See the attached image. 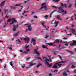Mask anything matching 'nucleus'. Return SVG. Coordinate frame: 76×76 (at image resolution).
Wrapping results in <instances>:
<instances>
[{"mask_svg":"<svg viewBox=\"0 0 76 76\" xmlns=\"http://www.w3.org/2000/svg\"><path fill=\"white\" fill-rule=\"evenodd\" d=\"M48 57H49V60L48 59H47V58L45 57H43V58L44 61H45V64H47L48 66V67H51V66H52V65H51L49 64V63L48 62H49V61H51V59H52V58H51V56H48Z\"/></svg>","mask_w":76,"mask_h":76,"instance_id":"nucleus-1","label":"nucleus"},{"mask_svg":"<svg viewBox=\"0 0 76 76\" xmlns=\"http://www.w3.org/2000/svg\"><path fill=\"white\" fill-rule=\"evenodd\" d=\"M65 61H61L60 62L58 63H56V64L54 65L53 66V68L54 69H57V67H58V66H59V67H61V66L62 65V64H61L60 63H65Z\"/></svg>","mask_w":76,"mask_h":76,"instance_id":"nucleus-2","label":"nucleus"},{"mask_svg":"<svg viewBox=\"0 0 76 76\" xmlns=\"http://www.w3.org/2000/svg\"><path fill=\"white\" fill-rule=\"evenodd\" d=\"M11 20L13 21L12 22V23H10V25H12V24H13L14 23V22H16L17 21L15 19V18H13L12 19V20L10 19H9L7 21V22H9L11 21Z\"/></svg>","mask_w":76,"mask_h":76,"instance_id":"nucleus-3","label":"nucleus"},{"mask_svg":"<svg viewBox=\"0 0 76 76\" xmlns=\"http://www.w3.org/2000/svg\"><path fill=\"white\" fill-rule=\"evenodd\" d=\"M45 4H46V3H44L43 4H42V7L40 9H39V10H41L42 9H45V10H47V6L45 5Z\"/></svg>","mask_w":76,"mask_h":76,"instance_id":"nucleus-4","label":"nucleus"},{"mask_svg":"<svg viewBox=\"0 0 76 76\" xmlns=\"http://www.w3.org/2000/svg\"><path fill=\"white\" fill-rule=\"evenodd\" d=\"M24 25H27V27H28V31H31V29H32V27H31V25L30 24H26Z\"/></svg>","mask_w":76,"mask_h":76,"instance_id":"nucleus-5","label":"nucleus"},{"mask_svg":"<svg viewBox=\"0 0 76 76\" xmlns=\"http://www.w3.org/2000/svg\"><path fill=\"white\" fill-rule=\"evenodd\" d=\"M58 12L59 13H62V12H64V11L62 9V8L61 7H59L58 8Z\"/></svg>","mask_w":76,"mask_h":76,"instance_id":"nucleus-6","label":"nucleus"},{"mask_svg":"<svg viewBox=\"0 0 76 76\" xmlns=\"http://www.w3.org/2000/svg\"><path fill=\"white\" fill-rule=\"evenodd\" d=\"M73 43L70 44V45L71 46H73V45H76V41L73 40Z\"/></svg>","mask_w":76,"mask_h":76,"instance_id":"nucleus-7","label":"nucleus"},{"mask_svg":"<svg viewBox=\"0 0 76 76\" xmlns=\"http://www.w3.org/2000/svg\"><path fill=\"white\" fill-rule=\"evenodd\" d=\"M14 28L13 29V31H16V28H17L18 27V25H16V26H15V25H14L13 26Z\"/></svg>","mask_w":76,"mask_h":76,"instance_id":"nucleus-8","label":"nucleus"},{"mask_svg":"<svg viewBox=\"0 0 76 76\" xmlns=\"http://www.w3.org/2000/svg\"><path fill=\"white\" fill-rule=\"evenodd\" d=\"M24 40H25L26 42L27 43H28L29 42V38L28 37L27 38V39L26 38H25L24 39Z\"/></svg>","mask_w":76,"mask_h":76,"instance_id":"nucleus-9","label":"nucleus"},{"mask_svg":"<svg viewBox=\"0 0 76 76\" xmlns=\"http://www.w3.org/2000/svg\"><path fill=\"white\" fill-rule=\"evenodd\" d=\"M37 49H36L34 50V53L37 54L38 56H39L40 55V54L38 52H37Z\"/></svg>","mask_w":76,"mask_h":76,"instance_id":"nucleus-10","label":"nucleus"},{"mask_svg":"<svg viewBox=\"0 0 76 76\" xmlns=\"http://www.w3.org/2000/svg\"><path fill=\"white\" fill-rule=\"evenodd\" d=\"M4 3H5V1H3L0 4V5L1 7H2V6L4 4Z\"/></svg>","mask_w":76,"mask_h":76,"instance_id":"nucleus-11","label":"nucleus"},{"mask_svg":"<svg viewBox=\"0 0 76 76\" xmlns=\"http://www.w3.org/2000/svg\"><path fill=\"white\" fill-rule=\"evenodd\" d=\"M32 42H33V44L34 45H35V44H36V42L35 40V39H32Z\"/></svg>","mask_w":76,"mask_h":76,"instance_id":"nucleus-12","label":"nucleus"},{"mask_svg":"<svg viewBox=\"0 0 76 76\" xmlns=\"http://www.w3.org/2000/svg\"><path fill=\"white\" fill-rule=\"evenodd\" d=\"M71 31L73 34H75V29L73 28H72L70 30Z\"/></svg>","mask_w":76,"mask_h":76,"instance_id":"nucleus-13","label":"nucleus"},{"mask_svg":"<svg viewBox=\"0 0 76 76\" xmlns=\"http://www.w3.org/2000/svg\"><path fill=\"white\" fill-rule=\"evenodd\" d=\"M61 6H62V7H64L65 8L67 7V5H66V4H63L61 3Z\"/></svg>","mask_w":76,"mask_h":76,"instance_id":"nucleus-14","label":"nucleus"},{"mask_svg":"<svg viewBox=\"0 0 76 76\" xmlns=\"http://www.w3.org/2000/svg\"><path fill=\"white\" fill-rule=\"evenodd\" d=\"M56 18L57 19H58L59 20H61V18L60 17V16L58 15L57 16Z\"/></svg>","mask_w":76,"mask_h":76,"instance_id":"nucleus-15","label":"nucleus"},{"mask_svg":"<svg viewBox=\"0 0 76 76\" xmlns=\"http://www.w3.org/2000/svg\"><path fill=\"white\" fill-rule=\"evenodd\" d=\"M69 42H63V43H66V44H65V45H66V46H68V44H69Z\"/></svg>","mask_w":76,"mask_h":76,"instance_id":"nucleus-16","label":"nucleus"},{"mask_svg":"<svg viewBox=\"0 0 76 76\" xmlns=\"http://www.w3.org/2000/svg\"><path fill=\"white\" fill-rule=\"evenodd\" d=\"M67 51L68 52V53H71V54H73V53H74L73 52L69 50H67Z\"/></svg>","mask_w":76,"mask_h":76,"instance_id":"nucleus-17","label":"nucleus"},{"mask_svg":"<svg viewBox=\"0 0 76 76\" xmlns=\"http://www.w3.org/2000/svg\"><path fill=\"white\" fill-rule=\"evenodd\" d=\"M57 42H59V40H56L53 42V44H55V43H57Z\"/></svg>","mask_w":76,"mask_h":76,"instance_id":"nucleus-18","label":"nucleus"},{"mask_svg":"<svg viewBox=\"0 0 76 76\" xmlns=\"http://www.w3.org/2000/svg\"><path fill=\"white\" fill-rule=\"evenodd\" d=\"M68 7H72V5L70 3H69V2H68Z\"/></svg>","mask_w":76,"mask_h":76,"instance_id":"nucleus-19","label":"nucleus"},{"mask_svg":"<svg viewBox=\"0 0 76 76\" xmlns=\"http://www.w3.org/2000/svg\"><path fill=\"white\" fill-rule=\"evenodd\" d=\"M52 52H53L54 54L55 55H56L57 54V53H58V52H57L56 51H52Z\"/></svg>","mask_w":76,"mask_h":76,"instance_id":"nucleus-20","label":"nucleus"},{"mask_svg":"<svg viewBox=\"0 0 76 76\" xmlns=\"http://www.w3.org/2000/svg\"><path fill=\"white\" fill-rule=\"evenodd\" d=\"M55 23L56 24V25H55V26L56 27L57 26V25H58V21H55Z\"/></svg>","mask_w":76,"mask_h":76,"instance_id":"nucleus-21","label":"nucleus"},{"mask_svg":"<svg viewBox=\"0 0 76 76\" xmlns=\"http://www.w3.org/2000/svg\"><path fill=\"white\" fill-rule=\"evenodd\" d=\"M8 48H9V49H10V50H12V46L11 45L10 46V47H8Z\"/></svg>","mask_w":76,"mask_h":76,"instance_id":"nucleus-22","label":"nucleus"},{"mask_svg":"<svg viewBox=\"0 0 76 76\" xmlns=\"http://www.w3.org/2000/svg\"><path fill=\"white\" fill-rule=\"evenodd\" d=\"M34 64H33L31 62L29 64V65L30 66H33V65H34Z\"/></svg>","mask_w":76,"mask_h":76,"instance_id":"nucleus-23","label":"nucleus"},{"mask_svg":"<svg viewBox=\"0 0 76 76\" xmlns=\"http://www.w3.org/2000/svg\"><path fill=\"white\" fill-rule=\"evenodd\" d=\"M19 32H18L17 33H16V34H15L14 35V36L15 37H16V36H18V34H19Z\"/></svg>","mask_w":76,"mask_h":76,"instance_id":"nucleus-24","label":"nucleus"},{"mask_svg":"<svg viewBox=\"0 0 76 76\" xmlns=\"http://www.w3.org/2000/svg\"><path fill=\"white\" fill-rule=\"evenodd\" d=\"M63 76H67V74H66V72H64L63 73Z\"/></svg>","mask_w":76,"mask_h":76,"instance_id":"nucleus-25","label":"nucleus"},{"mask_svg":"<svg viewBox=\"0 0 76 76\" xmlns=\"http://www.w3.org/2000/svg\"><path fill=\"white\" fill-rule=\"evenodd\" d=\"M42 48H47L48 49V48L46 47V46H45V45H42Z\"/></svg>","mask_w":76,"mask_h":76,"instance_id":"nucleus-26","label":"nucleus"},{"mask_svg":"<svg viewBox=\"0 0 76 76\" xmlns=\"http://www.w3.org/2000/svg\"><path fill=\"white\" fill-rule=\"evenodd\" d=\"M25 48H28V47H29V45L27 46V44L25 46Z\"/></svg>","mask_w":76,"mask_h":76,"instance_id":"nucleus-27","label":"nucleus"},{"mask_svg":"<svg viewBox=\"0 0 76 76\" xmlns=\"http://www.w3.org/2000/svg\"><path fill=\"white\" fill-rule=\"evenodd\" d=\"M40 66H41V64H39L37 66V67L38 68Z\"/></svg>","mask_w":76,"mask_h":76,"instance_id":"nucleus-28","label":"nucleus"},{"mask_svg":"<svg viewBox=\"0 0 76 76\" xmlns=\"http://www.w3.org/2000/svg\"><path fill=\"white\" fill-rule=\"evenodd\" d=\"M12 63H13V61H11L10 62V65L11 66H13V64H12Z\"/></svg>","mask_w":76,"mask_h":76,"instance_id":"nucleus-29","label":"nucleus"},{"mask_svg":"<svg viewBox=\"0 0 76 76\" xmlns=\"http://www.w3.org/2000/svg\"><path fill=\"white\" fill-rule=\"evenodd\" d=\"M21 5V4H16L15 5V6H20Z\"/></svg>","mask_w":76,"mask_h":76,"instance_id":"nucleus-30","label":"nucleus"},{"mask_svg":"<svg viewBox=\"0 0 76 76\" xmlns=\"http://www.w3.org/2000/svg\"><path fill=\"white\" fill-rule=\"evenodd\" d=\"M44 23H42V25L43 26L45 27V28H46V26H45V25H44Z\"/></svg>","mask_w":76,"mask_h":76,"instance_id":"nucleus-31","label":"nucleus"},{"mask_svg":"<svg viewBox=\"0 0 76 76\" xmlns=\"http://www.w3.org/2000/svg\"><path fill=\"white\" fill-rule=\"evenodd\" d=\"M48 44L49 45L51 46V45H53V44L52 43H48Z\"/></svg>","mask_w":76,"mask_h":76,"instance_id":"nucleus-32","label":"nucleus"},{"mask_svg":"<svg viewBox=\"0 0 76 76\" xmlns=\"http://www.w3.org/2000/svg\"><path fill=\"white\" fill-rule=\"evenodd\" d=\"M11 7L12 9H16V7Z\"/></svg>","mask_w":76,"mask_h":76,"instance_id":"nucleus-33","label":"nucleus"},{"mask_svg":"<svg viewBox=\"0 0 76 76\" xmlns=\"http://www.w3.org/2000/svg\"><path fill=\"white\" fill-rule=\"evenodd\" d=\"M4 12H5V13H6V12H8V10H6L5 8V9H4Z\"/></svg>","mask_w":76,"mask_h":76,"instance_id":"nucleus-34","label":"nucleus"},{"mask_svg":"<svg viewBox=\"0 0 76 76\" xmlns=\"http://www.w3.org/2000/svg\"><path fill=\"white\" fill-rule=\"evenodd\" d=\"M21 10H18V12H21V10H22V9L23 7L22 6H21Z\"/></svg>","mask_w":76,"mask_h":76,"instance_id":"nucleus-35","label":"nucleus"},{"mask_svg":"<svg viewBox=\"0 0 76 76\" xmlns=\"http://www.w3.org/2000/svg\"><path fill=\"white\" fill-rule=\"evenodd\" d=\"M23 53H24L25 54H28V52L27 51H24L23 52Z\"/></svg>","mask_w":76,"mask_h":76,"instance_id":"nucleus-36","label":"nucleus"},{"mask_svg":"<svg viewBox=\"0 0 76 76\" xmlns=\"http://www.w3.org/2000/svg\"><path fill=\"white\" fill-rule=\"evenodd\" d=\"M72 68H75V66L74 65H72L71 66Z\"/></svg>","mask_w":76,"mask_h":76,"instance_id":"nucleus-37","label":"nucleus"},{"mask_svg":"<svg viewBox=\"0 0 76 76\" xmlns=\"http://www.w3.org/2000/svg\"><path fill=\"white\" fill-rule=\"evenodd\" d=\"M54 12L53 11V12H52L50 14V18H51V15H52V14H53V13H54Z\"/></svg>","mask_w":76,"mask_h":76,"instance_id":"nucleus-38","label":"nucleus"},{"mask_svg":"<svg viewBox=\"0 0 76 76\" xmlns=\"http://www.w3.org/2000/svg\"><path fill=\"white\" fill-rule=\"evenodd\" d=\"M37 58H38V59H40V60H41V57H37Z\"/></svg>","mask_w":76,"mask_h":76,"instance_id":"nucleus-39","label":"nucleus"},{"mask_svg":"<svg viewBox=\"0 0 76 76\" xmlns=\"http://www.w3.org/2000/svg\"><path fill=\"white\" fill-rule=\"evenodd\" d=\"M17 41H18V42H19V43H20L21 42L20 39L17 40Z\"/></svg>","mask_w":76,"mask_h":76,"instance_id":"nucleus-40","label":"nucleus"},{"mask_svg":"<svg viewBox=\"0 0 76 76\" xmlns=\"http://www.w3.org/2000/svg\"><path fill=\"white\" fill-rule=\"evenodd\" d=\"M44 18H45L46 19H47V18H48V15H46L45 16V17H44Z\"/></svg>","mask_w":76,"mask_h":76,"instance_id":"nucleus-41","label":"nucleus"},{"mask_svg":"<svg viewBox=\"0 0 76 76\" xmlns=\"http://www.w3.org/2000/svg\"><path fill=\"white\" fill-rule=\"evenodd\" d=\"M21 66L22 68H24L25 67V65H23L22 66Z\"/></svg>","mask_w":76,"mask_h":76,"instance_id":"nucleus-42","label":"nucleus"},{"mask_svg":"<svg viewBox=\"0 0 76 76\" xmlns=\"http://www.w3.org/2000/svg\"><path fill=\"white\" fill-rule=\"evenodd\" d=\"M53 7H54L55 9H57V7L55 6H52Z\"/></svg>","mask_w":76,"mask_h":76,"instance_id":"nucleus-43","label":"nucleus"},{"mask_svg":"<svg viewBox=\"0 0 76 76\" xmlns=\"http://www.w3.org/2000/svg\"><path fill=\"white\" fill-rule=\"evenodd\" d=\"M53 1H55V2H58V0H53Z\"/></svg>","mask_w":76,"mask_h":76,"instance_id":"nucleus-44","label":"nucleus"},{"mask_svg":"<svg viewBox=\"0 0 76 76\" xmlns=\"http://www.w3.org/2000/svg\"><path fill=\"white\" fill-rule=\"evenodd\" d=\"M34 18H38V17H37V16L35 15V16H34Z\"/></svg>","mask_w":76,"mask_h":76,"instance_id":"nucleus-45","label":"nucleus"},{"mask_svg":"<svg viewBox=\"0 0 76 76\" xmlns=\"http://www.w3.org/2000/svg\"><path fill=\"white\" fill-rule=\"evenodd\" d=\"M67 38L66 37H64L62 39H67Z\"/></svg>","mask_w":76,"mask_h":76,"instance_id":"nucleus-46","label":"nucleus"},{"mask_svg":"<svg viewBox=\"0 0 76 76\" xmlns=\"http://www.w3.org/2000/svg\"><path fill=\"white\" fill-rule=\"evenodd\" d=\"M31 58L30 57H28V58H26V60H29V58Z\"/></svg>","mask_w":76,"mask_h":76,"instance_id":"nucleus-47","label":"nucleus"},{"mask_svg":"<svg viewBox=\"0 0 76 76\" xmlns=\"http://www.w3.org/2000/svg\"><path fill=\"white\" fill-rule=\"evenodd\" d=\"M26 51H27V52H28V51H29V49H27L26 50Z\"/></svg>","mask_w":76,"mask_h":76,"instance_id":"nucleus-48","label":"nucleus"},{"mask_svg":"<svg viewBox=\"0 0 76 76\" xmlns=\"http://www.w3.org/2000/svg\"><path fill=\"white\" fill-rule=\"evenodd\" d=\"M73 20V17L72 16L71 17V20Z\"/></svg>","mask_w":76,"mask_h":76,"instance_id":"nucleus-49","label":"nucleus"},{"mask_svg":"<svg viewBox=\"0 0 76 76\" xmlns=\"http://www.w3.org/2000/svg\"><path fill=\"white\" fill-rule=\"evenodd\" d=\"M32 14L31 15H33V14H34V13H35V12L33 11L32 12H31Z\"/></svg>","mask_w":76,"mask_h":76,"instance_id":"nucleus-50","label":"nucleus"},{"mask_svg":"<svg viewBox=\"0 0 76 76\" xmlns=\"http://www.w3.org/2000/svg\"><path fill=\"white\" fill-rule=\"evenodd\" d=\"M48 37V36L46 35V37H45V38H47Z\"/></svg>","mask_w":76,"mask_h":76,"instance_id":"nucleus-51","label":"nucleus"},{"mask_svg":"<svg viewBox=\"0 0 76 76\" xmlns=\"http://www.w3.org/2000/svg\"><path fill=\"white\" fill-rule=\"evenodd\" d=\"M28 1H24V3H26Z\"/></svg>","mask_w":76,"mask_h":76,"instance_id":"nucleus-52","label":"nucleus"},{"mask_svg":"<svg viewBox=\"0 0 76 76\" xmlns=\"http://www.w3.org/2000/svg\"><path fill=\"white\" fill-rule=\"evenodd\" d=\"M6 66H7V65H6V64H5V66H4V68H5V67H6Z\"/></svg>","mask_w":76,"mask_h":76,"instance_id":"nucleus-53","label":"nucleus"},{"mask_svg":"<svg viewBox=\"0 0 76 76\" xmlns=\"http://www.w3.org/2000/svg\"><path fill=\"white\" fill-rule=\"evenodd\" d=\"M58 56H59L60 58H61V56H60L59 55H58Z\"/></svg>","mask_w":76,"mask_h":76,"instance_id":"nucleus-54","label":"nucleus"},{"mask_svg":"<svg viewBox=\"0 0 76 76\" xmlns=\"http://www.w3.org/2000/svg\"><path fill=\"white\" fill-rule=\"evenodd\" d=\"M74 73H76V69L74 71Z\"/></svg>","mask_w":76,"mask_h":76,"instance_id":"nucleus-55","label":"nucleus"},{"mask_svg":"<svg viewBox=\"0 0 76 76\" xmlns=\"http://www.w3.org/2000/svg\"><path fill=\"white\" fill-rule=\"evenodd\" d=\"M5 18H8V16H7V15H6V16H5Z\"/></svg>","mask_w":76,"mask_h":76,"instance_id":"nucleus-56","label":"nucleus"},{"mask_svg":"<svg viewBox=\"0 0 76 76\" xmlns=\"http://www.w3.org/2000/svg\"><path fill=\"white\" fill-rule=\"evenodd\" d=\"M74 15L75 16V20H76V14H74Z\"/></svg>","mask_w":76,"mask_h":76,"instance_id":"nucleus-57","label":"nucleus"},{"mask_svg":"<svg viewBox=\"0 0 76 76\" xmlns=\"http://www.w3.org/2000/svg\"><path fill=\"white\" fill-rule=\"evenodd\" d=\"M58 70H55V71H53V72H57Z\"/></svg>","mask_w":76,"mask_h":76,"instance_id":"nucleus-58","label":"nucleus"},{"mask_svg":"<svg viewBox=\"0 0 76 76\" xmlns=\"http://www.w3.org/2000/svg\"><path fill=\"white\" fill-rule=\"evenodd\" d=\"M49 76H51V75H52V74L50 73L49 74Z\"/></svg>","mask_w":76,"mask_h":76,"instance_id":"nucleus-59","label":"nucleus"},{"mask_svg":"<svg viewBox=\"0 0 76 76\" xmlns=\"http://www.w3.org/2000/svg\"><path fill=\"white\" fill-rule=\"evenodd\" d=\"M71 26L72 27H73V26H74V25L73 24H72L71 25Z\"/></svg>","mask_w":76,"mask_h":76,"instance_id":"nucleus-60","label":"nucleus"},{"mask_svg":"<svg viewBox=\"0 0 76 76\" xmlns=\"http://www.w3.org/2000/svg\"><path fill=\"white\" fill-rule=\"evenodd\" d=\"M20 52H22V53H23V51H22V50H20Z\"/></svg>","mask_w":76,"mask_h":76,"instance_id":"nucleus-61","label":"nucleus"},{"mask_svg":"<svg viewBox=\"0 0 76 76\" xmlns=\"http://www.w3.org/2000/svg\"><path fill=\"white\" fill-rule=\"evenodd\" d=\"M66 71H67V72H66V73H67V72H69V70H66Z\"/></svg>","mask_w":76,"mask_h":76,"instance_id":"nucleus-62","label":"nucleus"},{"mask_svg":"<svg viewBox=\"0 0 76 76\" xmlns=\"http://www.w3.org/2000/svg\"><path fill=\"white\" fill-rule=\"evenodd\" d=\"M30 68V66L28 67H26V69H28V68Z\"/></svg>","mask_w":76,"mask_h":76,"instance_id":"nucleus-63","label":"nucleus"},{"mask_svg":"<svg viewBox=\"0 0 76 76\" xmlns=\"http://www.w3.org/2000/svg\"><path fill=\"white\" fill-rule=\"evenodd\" d=\"M75 8H76V3L75 4Z\"/></svg>","mask_w":76,"mask_h":76,"instance_id":"nucleus-64","label":"nucleus"}]
</instances>
